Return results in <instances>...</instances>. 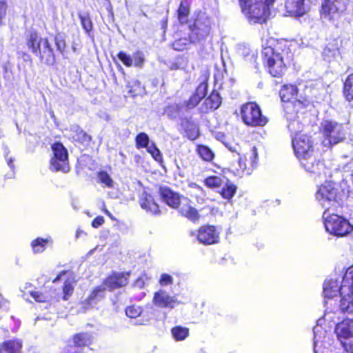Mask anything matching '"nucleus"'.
Listing matches in <instances>:
<instances>
[{
    "label": "nucleus",
    "mask_w": 353,
    "mask_h": 353,
    "mask_svg": "<svg viewBox=\"0 0 353 353\" xmlns=\"http://www.w3.org/2000/svg\"><path fill=\"white\" fill-rule=\"evenodd\" d=\"M262 59L268 72L273 77H281L286 63L292 59V53L285 41H277L274 46H265L262 50Z\"/></svg>",
    "instance_id": "1"
},
{
    "label": "nucleus",
    "mask_w": 353,
    "mask_h": 353,
    "mask_svg": "<svg viewBox=\"0 0 353 353\" xmlns=\"http://www.w3.org/2000/svg\"><path fill=\"white\" fill-rule=\"evenodd\" d=\"M292 146L296 156L307 172L317 176L325 174L323 163L316 160L313 155L310 137L305 134H296L292 138Z\"/></svg>",
    "instance_id": "2"
},
{
    "label": "nucleus",
    "mask_w": 353,
    "mask_h": 353,
    "mask_svg": "<svg viewBox=\"0 0 353 353\" xmlns=\"http://www.w3.org/2000/svg\"><path fill=\"white\" fill-rule=\"evenodd\" d=\"M27 46L32 52L39 57L41 61L48 65L55 62L54 50L48 39L41 37L34 30L26 33Z\"/></svg>",
    "instance_id": "3"
},
{
    "label": "nucleus",
    "mask_w": 353,
    "mask_h": 353,
    "mask_svg": "<svg viewBox=\"0 0 353 353\" xmlns=\"http://www.w3.org/2000/svg\"><path fill=\"white\" fill-rule=\"evenodd\" d=\"M274 0H239L242 11L250 22L262 23L270 14V6Z\"/></svg>",
    "instance_id": "4"
},
{
    "label": "nucleus",
    "mask_w": 353,
    "mask_h": 353,
    "mask_svg": "<svg viewBox=\"0 0 353 353\" xmlns=\"http://www.w3.org/2000/svg\"><path fill=\"white\" fill-rule=\"evenodd\" d=\"M343 196L344 192L338 183L326 181L319 188L316 199L325 210H330L339 203Z\"/></svg>",
    "instance_id": "5"
},
{
    "label": "nucleus",
    "mask_w": 353,
    "mask_h": 353,
    "mask_svg": "<svg viewBox=\"0 0 353 353\" xmlns=\"http://www.w3.org/2000/svg\"><path fill=\"white\" fill-rule=\"evenodd\" d=\"M323 223L327 232L337 236H344L353 230V225L349 221L336 214L325 210L323 215Z\"/></svg>",
    "instance_id": "6"
},
{
    "label": "nucleus",
    "mask_w": 353,
    "mask_h": 353,
    "mask_svg": "<svg viewBox=\"0 0 353 353\" xmlns=\"http://www.w3.org/2000/svg\"><path fill=\"white\" fill-rule=\"evenodd\" d=\"M324 137L323 143L325 146L331 147L345 139L346 130L342 124L332 121H325L321 124Z\"/></svg>",
    "instance_id": "7"
},
{
    "label": "nucleus",
    "mask_w": 353,
    "mask_h": 353,
    "mask_svg": "<svg viewBox=\"0 0 353 353\" xmlns=\"http://www.w3.org/2000/svg\"><path fill=\"white\" fill-rule=\"evenodd\" d=\"M334 332L343 347V353H353V318L338 323Z\"/></svg>",
    "instance_id": "8"
},
{
    "label": "nucleus",
    "mask_w": 353,
    "mask_h": 353,
    "mask_svg": "<svg viewBox=\"0 0 353 353\" xmlns=\"http://www.w3.org/2000/svg\"><path fill=\"white\" fill-rule=\"evenodd\" d=\"M241 114L243 121L249 126H264L268 119L263 115L259 106L254 103H247L241 107Z\"/></svg>",
    "instance_id": "9"
},
{
    "label": "nucleus",
    "mask_w": 353,
    "mask_h": 353,
    "mask_svg": "<svg viewBox=\"0 0 353 353\" xmlns=\"http://www.w3.org/2000/svg\"><path fill=\"white\" fill-rule=\"evenodd\" d=\"M52 156L50 163V170L54 172L67 173L70 171L68 153L67 149L59 142L51 146Z\"/></svg>",
    "instance_id": "10"
},
{
    "label": "nucleus",
    "mask_w": 353,
    "mask_h": 353,
    "mask_svg": "<svg viewBox=\"0 0 353 353\" xmlns=\"http://www.w3.org/2000/svg\"><path fill=\"white\" fill-rule=\"evenodd\" d=\"M280 97L283 102H288L294 106H306L314 97L317 98L316 93H312L302 96L299 94L297 87L294 85H284L280 90Z\"/></svg>",
    "instance_id": "11"
},
{
    "label": "nucleus",
    "mask_w": 353,
    "mask_h": 353,
    "mask_svg": "<svg viewBox=\"0 0 353 353\" xmlns=\"http://www.w3.org/2000/svg\"><path fill=\"white\" fill-rule=\"evenodd\" d=\"M211 29V21L205 13H199L191 27L190 39L192 42L199 41L207 37Z\"/></svg>",
    "instance_id": "12"
},
{
    "label": "nucleus",
    "mask_w": 353,
    "mask_h": 353,
    "mask_svg": "<svg viewBox=\"0 0 353 353\" xmlns=\"http://www.w3.org/2000/svg\"><path fill=\"white\" fill-rule=\"evenodd\" d=\"M152 303L156 307L169 309H174L181 303L176 295H170L163 289L154 293Z\"/></svg>",
    "instance_id": "13"
},
{
    "label": "nucleus",
    "mask_w": 353,
    "mask_h": 353,
    "mask_svg": "<svg viewBox=\"0 0 353 353\" xmlns=\"http://www.w3.org/2000/svg\"><path fill=\"white\" fill-rule=\"evenodd\" d=\"M347 0H324L321 14L323 18L334 19L343 12L346 8Z\"/></svg>",
    "instance_id": "14"
},
{
    "label": "nucleus",
    "mask_w": 353,
    "mask_h": 353,
    "mask_svg": "<svg viewBox=\"0 0 353 353\" xmlns=\"http://www.w3.org/2000/svg\"><path fill=\"white\" fill-rule=\"evenodd\" d=\"M192 236L196 235L199 243L204 245H212L219 243L220 231L214 225L201 226L196 234L192 232Z\"/></svg>",
    "instance_id": "15"
},
{
    "label": "nucleus",
    "mask_w": 353,
    "mask_h": 353,
    "mask_svg": "<svg viewBox=\"0 0 353 353\" xmlns=\"http://www.w3.org/2000/svg\"><path fill=\"white\" fill-rule=\"evenodd\" d=\"M341 296L339 305L341 312L353 314V288L341 283Z\"/></svg>",
    "instance_id": "16"
},
{
    "label": "nucleus",
    "mask_w": 353,
    "mask_h": 353,
    "mask_svg": "<svg viewBox=\"0 0 353 353\" xmlns=\"http://www.w3.org/2000/svg\"><path fill=\"white\" fill-rule=\"evenodd\" d=\"M129 277L130 272H114L105 279L103 286L109 290L121 288L128 284Z\"/></svg>",
    "instance_id": "17"
},
{
    "label": "nucleus",
    "mask_w": 353,
    "mask_h": 353,
    "mask_svg": "<svg viewBox=\"0 0 353 353\" xmlns=\"http://www.w3.org/2000/svg\"><path fill=\"white\" fill-rule=\"evenodd\" d=\"M313 333L314 353H324V350L329 344L326 331L322 326L317 324L313 329Z\"/></svg>",
    "instance_id": "18"
},
{
    "label": "nucleus",
    "mask_w": 353,
    "mask_h": 353,
    "mask_svg": "<svg viewBox=\"0 0 353 353\" xmlns=\"http://www.w3.org/2000/svg\"><path fill=\"white\" fill-rule=\"evenodd\" d=\"M285 8L291 15L303 16L310 9V0H286Z\"/></svg>",
    "instance_id": "19"
},
{
    "label": "nucleus",
    "mask_w": 353,
    "mask_h": 353,
    "mask_svg": "<svg viewBox=\"0 0 353 353\" xmlns=\"http://www.w3.org/2000/svg\"><path fill=\"white\" fill-rule=\"evenodd\" d=\"M160 194L162 199L172 208H178L184 197L168 188H161Z\"/></svg>",
    "instance_id": "20"
},
{
    "label": "nucleus",
    "mask_w": 353,
    "mask_h": 353,
    "mask_svg": "<svg viewBox=\"0 0 353 353\" xmlns=\"http://www.w3.org/2000/svg\"><path fill=\"white\" fill-rule=\"evenodd\" d=\"M190 200L187 197H183L182 202L179 209V213L192 221L199 219V215L197 210L190 205Z\"/></svg>",
    "instance_id": "21"
},
{
    "label": "nucleus",
    "mask_w": 353,
    "mask_h": 353,
    "mask_svg": "<svg viewBox=\"0 0 353 353\" xmlns=\"http://www.w3.org/2000/svg\"><path fill=\"white\" fill-rule=\"evenodd\" d=\"M336 279H326L323 284V294L325 299H332L336 296L338 293L341 294V285Z\"/></svg>",
    "instance_id": "22"
},
{
    "label": "nucleus",
    "mask_w": 353,
    "mask_h": 353,
    "mask_svg": "<svg viewBox=\"0 0 353 353\" xmlns=\"http://www.w3.org/2000/svg\"><path fill=\"white\" fill-rule=\"evenodd\" d=\"M221 103V98L218 92H213L205 99L202 105V111L208 112L211 110L217 109Z\"/></svg>",
    "instance_id": "23"
},
{
    "label": "nucleus",
    "mask_w": 353,
    "mask_h": 353,
    "mask_svg": "<svg viewBox=\"0 0 353 353\" xmlns=\"http://www.w3.org/2000/svg\"><path fill=\"white\" fill-rule=\"evenodd\" d=\"M340 56L339 46L336 41H333L329 43L323 49V59L329 62L336 59Z\"/></svg>",
    "instance_id": "24"
},
{
    "label": "nucleus",
    "mask_w": 353,
    "mask_h": 353,
    "mask_svg": "<svg viewBox=\"0 0 353 353\" xmlns=\"http://www.w3.org/2000/svg\"><path fill=\"white\" fill-rule=\"evenodd\" d=\"M140 204L142 208L150 211L152 213L156 214L159 212V206L154 201L153 198L151 195L146 192H143L140 197Z\"/></svg>",
    "instance_id": "25"
},
{
    "label": "nucleus",
    "mask_w": 353,
    "mask_h": 353,
    "mask_svg": "<svg viewBox=\"0 0 353 353\" xmlns=\"http://www.w3.org/2000/svg\"><path fill=\"white\" fill-rule=\"evenodd\" d=\"M21 341L19 339L4 342L0 347V353H21Z\"/></svg>",
    "instance_id": "26"
},
{
    "label": "nucleus",
    "mask_w": 353,
    "mask_h": 353,
    "mask_svg": "<svg viewBox=\"0 0 353 353\" xmlns=\"http://www.w3.org/2000/svg\"><path fill=\"white\" fill-rule=\"evenodd\" d=\"M227 179L224 176H211L205 179V184L212 189H221L227 183Z\"/></svg>",
    "instance_id": "27"
},
{
    "label": "nucleus",
    "mask_w": 353,
    "mask_h": 353,
    "mask_svg": "<svg viewBox=\"0 0 353 353\" xmlns=\"http://www.w3.org/2000/svg\"><path fill=\"white\" fill-rule=\"evenodd\" d=\"M49 243H52V239L50 237L47 238H37L33 240L31 242V247L34 253H41L43 252L47 247V245Z\"/></svg>",
    "instance_id": "28"
},
{
    "label": "nucleus",
    "mask_w": 353,
    "mask_h": 353,
    "mask_svg": "<svg viewBox=\"0 0 353 353\" xmlns=\"http://www.w3.org/2000/svg\"><path fill=\"white\" fill-rule=\"evenodd\" d=\"M73 341L77 346H88L92 343L93 336L88 332L79 333L74 336Z\"/></svg>",
    "instance_id": "29"
},
{
    "label": "nucleus",
    "mask_w": 353,
    "mask_h": 353,
    "mask_svg": "<svg viewBox=\"0 0 353 353\" xmlns=\"http://www.w3.org/2000/svg\"><path fill=\"white\" fill-rule=\"evenodd\" d=\"M70 132V137L75 141L83 142L90 139V137L78 125L72 126Z\"/></svg>",
    "instance_id": "30"
},
{
    "label": "nucleus",
    "mask_w": 353,
    "mask_h": 353,
    "mask_svg": "<svg viewBox=\"0 0 353 353\" xmlns=\"http://www.w3.org/2000/svg\"><path fill=\"white\" fill-rule=\"evenodd\" d=\"M172 337L176 341L185 340L189 335V329L182 326H175L171 330Z\"/></svg>",
    "instance_id": "31"
},
{
    "label": "nucleus",
    "mask_w": 353,
    "mask_h": 353,
    "mask_svg": "<svg viewBox=\"0 0 353 353\" xmlns=\"http://www.w3.org/2000/svg\"><path fill=\"white\" fill-rule=\"evenodd\" d=\"M75 281L72 275L67 277L64 281V285L63 287V299L67 301L69 297L72 295L74 290Z\"/></svg>",
    "instance_id": "32"
},
{
    "label": "nucleus",
    "mask_w": 353,
    "mask_h": 353,
    "mask_svg": "<svg viewBox=\"0 0 353 353\" xmlns=\"http://www.w3.org/2000/svg\"><path fill=\"white\" fill-rule=\"evenodd\" d=\"M221 189V194L222 196L229 200L232 199L235 194L236 187L232 183L229 181L228 179H227V183L224 184Z\"/></svg>",
    "instance_id": "33"
},
{
    "label": "nucleus",
    "mask_w": 353,
    "mask_h": 353,
    "mask_svg": "<svg viewBox=\"0 0 353 353\" xmlns=\"http://www.w3.org/2000/svg\"><path fill=\"white\" fill-rule=\"evenodd\" d=\"M344 95L347 101L353 100V73L347 77L344 83Z\"/></svg>",
    "instance_id": "34"
},
{
    "label": "nucleus",
    "mask_w": 353,
    "mask_h": 353,
    "mask_svg": "<svg viewBox=\"0 0 353 353\" xmlns=\"http://www.w3.org/2000/svg\"><path fill=\"white\" fill-rule=\"evenodd\" d=\"M105 288L103 285L97 287L89 296L88 299L90 305L95 304L99 300L104 296Z\"/></svg>",
    "instance_id": "35"
},
{
    "label": "nucleus",
    "mask_w": 353,
    "mask_h": 353,
    "mask_svg": "<svg viewBox=\"0 0 353 353\" xmlns=\"http://www.w3.org/2000/svg\"><path fill=\"white\" fill-rule=\"evenodd\" d=\"M196 151L201 158L204 161H210L214 159V154L213 152L205 145H198Z\"/></svg>",
    "instance_id": "36"
},
{
    "label": "nucleus",
    "mask_w": 353,
    "mask_h": 353,
    "mask_svg": "<svg viewBox=\"0 0 353 353\" xmlns=\"http://www.w3.org/2000/svg\"><path fill=\"white\" fill-rule=\"evenodd\" d=\"M135 142L137 148H147L150 145L149 137L145 132L138 134Z\"/></svg>",
    "instance_id": "37"
},
{
    "label": "nucleus",
    "mask_w": 353,
    "mask_h": 353,
    "mask_svg": "<svg viewBox=\"0 0 353 353\" xmlns=\"http://www.w3.org/2000/svg\"><path fill=\"white\" fill-rule=\"evenodd\" d=\"M79 17L81 20V23L85 32L90 34L92 30V22L88 13L79 14Z\"/></svg>",
    "instance_id": "38"
},
{
    "label": "nucleus",
    "mask_w": 353,
    "mask_h": 353,
    "mask_svg": "<svg viewBox=\"0 0 353 353\" xmlns=\"http://www.w3.org/2000/svg\"><path fill=\"white\" fill-rule=\"evenodd\" d=\"M189 14V8L188 4L185 1H181L180 6L178 9V17L179 20L181 23H185L187 21V17Z\"/></svg>",
    "instance_id": "39"
},
{
    "label": "nucleus",
    "mask_w": 353,
    "mask_h": 353,
    "mask_svg": "<svg viewBox=\"0 0 353 353\" xmlns=\"http://www.w3.org/2000/svg\"><path fill=\"white\" fill-rule=\"evenodd\" d=\"M287 119L289 120L288 128L292 133H295V137L299 134L297 132H301L302 125L298 120L292 119L291 116H287Z\"/></svg>",
    "instance_id": "40"
},
{
    "label": "nucleus",
    "mask_w": 353,
    "mask_h": 353,
    "mask_svg": "<svg viewBox=\"0 0 353 353\" xmlns=\"http://www.w3.org/2000/svg\"><path fill=\"white\" fill-rule=\"evenodd\" d=\"M30 295L37 302L46 303L50 301V296L47 293H43L39 291H32L30 292Z\"/></svg>",
    "instance_id": "41"
},
{
    "label": "nucleus",
    "mask_w": 353,
    "mask_h": 353,
    "mask_svg": "<svg viewBox=\"0 0 353 353\" xmlns=\"http://www.w3.org/2000/svg\"><path fill=\"white\" fill-rule=\"evenodd\" d=\"M98 179L99 181L104 184L108 188H112L113 186V181L110 175L104 171H101L98 174Z\"/></svg>",
    "instance_id": "42"
},
{
    "label": "nucleus",
    "mask_w": 353,
    "mask_h": 353,
    "mask_svg": "<svg viewBox=\"0 0 353 353\" xmlns=\"http://www.w3.org/2000/svg\"><path fill=\"white\" fill-rule=\"evenodd\" d=\"M142 313V308L139 306L132 305L125 309L126 315L132 319L137 318Z\"/></svg>",
    "instance_id": "43"
},
{
    "label": "nucleus",
    "mask_w": 353,
    "mask_h": 353,
    "mask_svg": "<svg viewBox=\"0 0 353 353\" xmlns=\"http://www.w3.org/2000/svg\"><path fill=\"white\" fill-rule=\"evenodd\" d=\"M341 283L353 288V265L347 269Z\"/></svg>",
    "instance_id": "44"
},
{
    "label": "nucleus",
    "mask_w": 353,
    "mask_h": 353,
    "mask_svg": "<svg viewBox=\"0 0 353 353\" xmlns=\"http://www.w3.org/2000/svg\"><path fill=\"white\" fill-rule=\"evenodd\" d=\"M146 149L154 160L157 161H161L162 160L161 153L154 143H151Z\"/></svg>",
    "instance_id": "45"
},
{
    "label": "nucleus",
    "mask_w": 353,
    "mask_h": 353,
    "mask_svg": "<svg viewBox=\"0 0 353 353\" xmlns=\"http://www.w3.org/2000/svg\"><path fill=\"white\" fill-rule=\"evenodd\" d=\"M132 65L135 67L141 68L143 65L145 59L143 52L138 51L132 55Z\"/></svg>",
    "instance_id": "46"
},
{
    "label": "nucleus",
    "mask_w": 353,
    "mask_h": 353,
    "mask_svg": "<svg viewBox=\"0 0 353 353\" xmlns=\"http://www.w3.org/2000/svg\"><path fill=\"white\" fill-rule=\"evenodd\" d=\"M174 283L173 277L166 273L161 274L159 283L161 287H166L172 285Z\"/></svg>",
    "instance_id": "47"
},
{
    "label": "nucleus",
    "mask_w": 353,
    "mask_h": 353,
    "mask_svg": "<svg viewBox=\"0 0 353 353\" xmlns=\"http://www.w3.org/2000/svg\"><path fill=\"white\" fill-rule=\"evenodd\" d=\"M119 59L126 66L130 67L132 65V57L127 54L124 52H119L117 54Z\"/></svg>",
    "instance_id": "48"
},
{
    "label": "nucleus",
    "mask_w": 353,
    "mask_h": 353,
    "mask_svg": "<svg viewBox=\"0 0 353 353\" xmlns=\"http://www.w3.org/2000/svg\"><path fill=\"white\" fill-rule=\"evenodd\" d=\"M54 42L57 50L63 54L65 48V42L63 36L60 34L57 35L54 38Z\"/></svg>",
    "instance_id": "49"
},
{
    "label": "nucleus",
    "mask_w": 353,
    "mask_h": 353,
    "mask_svg": "<svg viewBox=\"0 0 353 353\" xmlns=\"http://www.w3.org/2000/svg\"><path fill=\"white\" fill-rule=\"evenodd\" d=\"M207 89H208L207 83L203 82V83H200L199 85L197 87L194 94L196 96H198V97H199L201 99L205 96Z\"/></svg>",
    "instance_id": "50"
},
{
    "label": "nucleus",
    "mask_w": 353,
    "mask_h": 353,
    "mask_svg": "<svg viewBox=\"0 0 353 353\" xmlns=\"http://www.w3.org/2000/svg\"><path fill=\"white\" fill-rule=\"evenodd\" d=\"M250 165L252 168H255L258 161V153L255 147H253L250 155Z\"/></svg>",
    "instance_id": "51"
},
{
    "label": "nucleus",
    "mask_w": 353,
    "mask_h": 353,
    "mask_svg": "<svg viewBox=\"0 0 353 353\" xmlns=\"http://www.w3.org/2000/svg\"><path fill=\"white\" fill-rule=\"evenodd\" d=\"M146 281H148V278L145 275H142L134 281L133 286L139 289H142L144 287Z\"/></svg>",
    "instance_id": "52"
},
{
    "label": "nucleus",
    "mask_w": 353,
    "mask_h": 353,
    "mask_svg": "<svg viewBox=\"0 0 353 353\" xmlns=\"http://www.w3.org/2000/svg\"><path fill=\"white\" fill-rule=\"evenodd\" d=\"M200 100L201 99L194 94L187 102V107L190 109L194 108Z\"/></svg>",
    "instance_id": "53"
},
{
    "label": "nucleus",
    "mask_w": 353,
    "mask_h": 353,
    "mask_svg": "<svg viewBox=\"0 0 353 353\" xmlns=\"http://www.w3.org/2000/svg\"><path fill=\"white\" fill-rule=\"evenodd\" d=\"M7 10V4L4 1H0V23L5 16Z\"/></svg>",
    "instance_id": "54"
},
{
    "label": "nucleus",
    "mask_w": 353,
    "mask_h": 353,
    "mask_svg": "<svg viewBox=\"0 0 353 353\" xmlns=\"http://www.w3.org/2000/svg\"><path fill=\"white\" fill-rule=\"evenodd\" d=\"M104 223V219L103 216L96 217L92 222V226L97 228Z\"/></svg>",
    "instance_id": "55"
},
{
    "label": "nucleus",
    "mask_w": 353,
    "mask_h": 353,
    "mask_svg": "<svg viewBox=\"0 0 353 353\" xmlns=\"http://www.w3.org/2000/svg\"><path fill=\"white\" fill-rule=\"evenodd\" d=\"M239 168L242 170V171L244 172H246V174H251V170L250 169H248V170H246V165H245V162L243 161V159L241 158L239 159Z\"/></svg>",
    "instance_id": "56"
},
{
    "label": "nucleus",
    "mask_w": 353,
    "mask_h": 353,
    "mask_svg": "<svg viewBox=\"0 0 353 353\" xmlns=\"http://www.w3.org/2000/svg\"><path fill=\"white\" fill-rule=\"evenodd\" d=\"M333 313L327 310H325V313L324 314V319L326 321H334Z\"/></svg>",
    "instance_id": "57"
},
{
    "label": "nucleus",
    "mask_w": 353,
    "mask_h": 353,
    "mask_svg": "<svg viewBox=\"0 0 353 353\" xmlns=\"http://www.w3.org/2000/svg\"><path fill=\"white\" fill-rule=\"evenodd\" d=\"M190 186L194 189L195 191L198 192L199 193L201 194H203V190L201 187H200L199 185H198L197 184L194 183H192L190 185Z\"/></svg>",
    "instance_id": "58"
},
{
    "label": "nucleus",
    "mask_w": 353,
    "mask_h": 353,
    "mask_svg": "<svg viewBox=\"0 0 353 353\" xmlns=\"http://www.w3.org/2000/svg\"><path fill=\"white\" fill-rule=\"evenodd\" d=\"M177 110V106L172 105L167 108L165 112L168 116H171V112H174Z\"/></svg>",
    "instance_id": "59"
},
{
    "label": "nucleus",
    "mask_w": 353,
    "mask_h": 353,
    "mask_svg": "<svg viewBox=\"0 0 353 353\" xmlns=\"http://www.w3.org/2000/svg\"><path fill=\"white\" fill-rule=\"evenodd\" d=\"M68 274V272H65V271H63L61 272L54 280H53V283H56L58 281L61 280L63 279V276H66Z\"/></svg>",
    "instance_id": "60"
},
{
    "label": "nucleus",
    "mask_w": 353,
    "mask_h": 353,
    "mask_svg": "<svg viewBox=\"0 0 353 353\" xmlns=\"http://www.w3.org/2000/svg\"><path fill=\"white\" fill-rule=\"evenodd\" d=\"M7 163L11 169H13V168H14L13 161L11 158L7 159Z\"/></svg>",
    "instance_id": "61"
},
{
    "label": "nucleus",
    "mask_w": 353,
    "mask_h": 353,
    "mask_svg": "<svg viewBox=\"0 0 353 353\" xmlns=\"http://www.w3.org/2000/svg\"><path fill=\"white\" fill-rule=\"evenodd\" d=\"M179 44H180V41H176L175 43H174L173 44V46H174V48L176 50H182V48H181L179 47Z\"/></svg>",
    "instance_id": "62"
},
{
    "label": "nucleus",
    "mask_w": 353,
    "mask_h": 353,
    "mask_svg": "<svg viewBox=\"0 0 353 353\" xmlns=\"http://www.w3.org/2000/svg\"><path fill=\"white\" fill-rule=\"evenodd\" d=\"M81 232L78 231L77 232V237H79V236L81 235Z\"/></svg>",
    "instance_id": "63"
},
{
    "label": "nucleus",
    "mask_w": 353,
    "mask_h": 353,
    "mask_svg": "<svg viewBox=\"0 0 353 353\" xmlns=\"http://www.w3.org/2000/svg\"><path fill=\"white\" fill-rule=\"evenodd\" d=\"M306 90H308V91H310V92H312V88H306Z\"/></svg>",
    "instance_id": "64"
}]
</instances>
